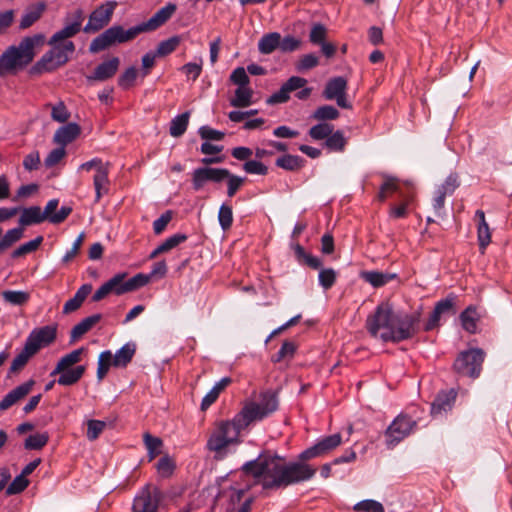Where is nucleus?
Returning a JSON list of instances; mask_svg holds the SVG:
<instances>
[{"instance_id": "obj_1", "label": "nucleus", "mask_w": 512, "mask_h": 512, "mask_svg": "<svg viewBox=\"0 0 512 512\" xmlns=\"http://www.w3.org/2000/svg\"><path fill=\"white\" fill-rule=\"evenodd\" d=\"M246 477H252L255 484L264 489H279L311 479L316 469L302 462L285 464L284 458L271 452L261 453L255 460L242 466Z\"/></svg>"}, {"instance_id": "obj_2", "label": "nucleus", "mask_w": 512, "mask_h": 512, "mask_svg": "<svg viewBox=\"0 0 512 512\" xmlns=\"http://www.w3.org/2000/svg\"><path fill=\"white\" fill-rule=\"evenodd\" d=\"M44 44V34L38 33L24 37L18 45L9 46L0 56V77L24 70Z\"/></svg>"}, {"instance_id": "obj_3", "label": "nucleus", "mask_w": 512, "mask_h": 512, "mask_svg": "<svg viewBox=\"0 0 512 512\" xmlns=\"http://www.w3.org/2000/svg\"><path fill=\"white\" fill-rule=\"evenodd\" d=\"M44 44V34L38 33L24 37L18 45L9 46L0 56V77L24 70Z\"/></svg>"}, {"instance_id": "obj_4", "label": "nucleus", "mask_w": 512, "mask_h": 512, "mask_svg": "<svg viewBox=\"0 0 512 512\" xmlns=\"http://www.w3.org/2000/svg\"><path fill=\"white\" fill-rule=\"evenodd\" d=\"M278 407L277 396L272 391H265L260 394V402L248 401L241 411L233 418L238 428L242 431L252 422L262 420L269 414L276 411Z\"/></svg>"}, {"instance_id": "obj_5", "label": "nucleus", "mask_w": 512, "mask_h": 512, "mask_svg": "<svg viewBox=\"0 0 512 512\" xmlns=\"http://www.w3.org/2000/svg\"><path fill=\"white\" fill-rule=\"evenodd\" d=\"M52 48L30 68V75H41L52 72L69 61V56L75 51V44L72 41L49 44Z\"/></svg>"}, {"instance_id": "obj_6", "label": "nucleus", "mask_w": 512, "mask_h": 512, "mask_svg": "<svg viewBox=\"0 0 512 512\" xmlns=\"http://www.w3.org/2000/svg\"><path fill=\"white\" fill-rule=\"evenodd\" d=\"M143 33L140 25L125 30L121 25H114L94 38L89 46L90 53H98L115 44L129 42Z\"/></svg>"}, {"instance_id": "obj_7", "label": "nucleus", "mask_w": 512, "mask_h": 512, "mask_svg": "<svg viewBox=\"0 0 512 512\" xmlns=\"http://www.w3.org/2000/svg\"><path fill=\"white\" fill-rule=\"evenodd\" d=\"M240 432L234 419L217 422L207 441V448L215 452L218 458H222L228 445L239 442Z\"/></svg>"}, {"instance_id": "obj_8", "label": "nucleus", "mask_w": 512, "mask_h": 512, "mask_svg": "<svg viewBox=\"0 0 512 512\" xmlns=\"http://www.w3.org/2000/svg\"><path fill=\"white\" fill-rule=\"evenodd\" d=\"M394 311L388 303L377 306L375 312L366 320V328L371 336L383 341H391L393 332Z\"/></svg>"}, {"instance_id": "obj_9", "label": "nucleus", "mask_w": 512, "mask_h": 512, "mask_svg": "<svg viewBox=\"0 0 512 512\" xmlns=\"http://www.w3.org/2000/svg\"><path fill=\"white\" fill-rule=\"evenodd\" d=\"M485 359V352L480 348H471L458 354L453 363V370L470 378H478Z\"/></svg>"}, {"instance_id": "obj_10", "label": "nucleus", "mask_w": 512, "mask_h": 512, "mask_svg": "<svg viewBox=\"0 0 512 512\" xmlns=\"http://www.w3.org/2000/svg\"><path fill=\"white\" fill-rule=\"evenodd\" d=\"M109 168L110 164L108 162H103L99 158H94L90 161L82 163L79 166V170L90 171L91 169H95V175L93 177V184L95 188V201L98 202L101 197L109 192Z\"/></svg>"}, {"instance_id": "obj_11", "label": "nucleus", "mask_w": 512, "mask_h": 512, "mask_svg": "<svg viewBox=\"0 0 512 512\" xmlns=\"http://www.w3.org/2000/svg\"><path fill=\"white\" fill-rule=\"evenodd\" d=\"M164 494L155 485H145L136 495L132 505L133 512H158Z\"/></svg>"}, {"instance_id": "obj_12", "label": "nucleus", "mask_w": 512, "mask_h": 512, "mask_svg": "<svg viewBox=\"0 0 512 512\" xmlns=\"http://www.w3.org/2000/svg\"><path fill=\"white\" fill-rule=\"evenodd\" d=\"M127 273H118L109 279L106 283L111 291L116 295L133 292L144 287L150 281V276L138 273L132 278L126 279Z\"/></svg>"}, {"instance_id": "obj_13", "label": "nucleus", "mask_w": 512, "mask_h": 512, "mask_svg": "<svg viewBox=\"0 0 512 512\" xmlns=\"http://www.w3.org/2000/svg\"><path fill=\"white\" fill-rule=\"evenodd\" d=\"M420 320L419 313L396 314L393 318V332L391 341L399 342L411 338L417 332V325Z\"/></svg>"}, {"instance_id": "obj_14", "label": "nucleus", "mask_w": 512, "mask_h": 512, "mask_svg": "<svg viewBox=\"0 0 512 512\" xmlns=\"http://www.w3.org/2000/svg\"><path fill=\"white\" fill-rule=\"evenodd\" d=\"M415 426L416 421L412 420L409 416L404 414L397 416L385 431L387 446L389 448L396 446L411 433Z\"/></svg>"}, {"instance_id": "obj_15", "label": "nucleus", "mask_w": 512, "mask_h": 512, "mask_svg": "<svg viewBox=\"0 0 512 512\" xmlns=\"http://www.w3.org/2000/svg\"><path fill=\"white\" fill-rule=\"evenodd\" d=\"M117 3L107 1L98 6L89 16L88 23L84 26L85 33H96L106 27L112 18Z\"/></svg>"}, {"instance_id": "obj_16", "label": "nucleus", "mask_w": 512, "mask_h": 512, "mask_svg": "<svg viewBox=\"0 0 512 512\" xmlns=\"http://www.w3.org/2000/svg\"><path fill=\"white\" fill-rule=\"evenodd\" d=\"M347 80L338 76L327 81L322 92L326 100H335L337 105L344 109H351L352 105L347 100Z\"/></svg>"}, {"instance_id": "obj_17", "label": "nucleus", "mask_w": 512, "mask_h": 512, "mask_svg": "<svg viewBox=\"0 0 512 512\" xmlns=\"http://www.w3.org/2000/svg\"><path fill=\"white\" fill-rule=\"evenodd\" d=\"M57 328V324L35 328L29 334L25 344L37 354L41 348L47 347L55 342L57 338Z\"/></svg>"}, {"instance_id": "obj_18", "label": "nucleus", "mask_w": 512, "mask_h": 512, "mask_svg": "<svg viewBox=\"0 0 512 512\" xmlns=\"http://www.w3.org/2000/svg\"><path fill=\"white\" fill-rule=\"evenodd\" d=\"M342 442V437L339 433L327 436L317 442L314 446L304 450L300 455L299 459L303 463L304 461L312 458L324 456L337 448Z\"/></svg>"}, {"instance_id": "obj_19", "label": "nucleus", "mask_w": 512, "mask_h": 512, "mask_svg": "<svg viewBox=\"0 0 512 512\" xmlns=\"http://www.w3.org/2000/svg\"><path fill=\"white\" fill-rule=\"evenodd\" d=\"M307 84L305 78L299 76L290 77L281 88L273 93L267 100L268 104L285 103L290 99V93L304 87Z\"/></svg>"}, {"instance_id": "obj_20", "label": "nucleus", "mask_w": 512, "mask_h": 512, "mask_svg": "<svg viewBox=\"0 0 512 512\" xmlns=\"http://www.w3.org/2000/svg\"><path fill=\"white\" fill-rule=\"evenodd\" d=\"M176 5L169 3L159 9L148 21L140 23V27L144 32L154 31L164 23H166L176 11Z\"/></svg>"}, {"instance_id": "obj_21", "label": "nucleus", "mask_w": 512, "mask_h": 512, "mask_svg": "<svg viewBox=\"0 0 512 512\" xmlns=\"http://www.w3.org/2000/svg\"><path fill=\"white\" fill-rule=\"evenodd\" d=\"M120 66V59L112 57L96 66L92 75L87 76L89 82L106 81L114 77Z\"/></svg>"}, {"instance_id": "obj_22", "label": "nucleus", "mask_w": 512, "mask_h": 512, "mask_svg": "<svg viewBox=\"0 0 512 512\" xmlns=\"http://www.w3.org/2000/svg\"><path fill=\"white\" fill-rule=\"evenodd\" d=\"M34 385H35V381L33 379H30L27 382L12 389L0 401V410L1 411L7 410L11 406L16 404L18 401L25 398L32 391V388Z\"/></svg>"}, {"instance_id": "obj_23", "label": "nucleus", "mask_w": 512, "mask_h": 512, "mask_svg": "<svg viewBox=\"0 0 512 512\" xmlns=\"http://www.w3.org/2000/svg\"><path fill=\"white\" fill-rule=\"evenodd\" d=\"M455 298L456 297L454 295H449L445 299L440 300L439 302L436 303V305H435V307L425 325L426 331H430L438 325L442 314L448 313V312H453V313L455 312L454 311Z\"/></svg>"}, {"instance_id": "obj_24", "label": "nucleus", "mask_w": 512, "mask_h": 512, "mask_svg": "<svg viewBox=\"0 0 512 512\" xmlns=\"http://www.w3.org/2000/svg\"><path fill=\"white\" fill-rule=\"evenodd\" d=\"M81 133V127L74 122H70L58 128L54 134L53 142L65 147L73 142Z\"/></svg>"}, {"instance_id": "obj_25", "label": "nucleus", "mask_w": 512, "mask_h": 512, "mask_svg": "<svg viewBox=\"0 0 512 512\" xmlns=\"http://www.w3.org/2000/svg\"><path fill=\"white\" fill-rule=\"evenodd\" d=\"M461 325L465 331L470 334L477 332V323L481 318V314L478 312L477 307L474 305L468 306L459 316Z\"/></svg>"}, {"instance_id": "obj_26", "label": "nucleus", "mask_w": 512, "mask_h": 512, "mask_svg": "<svg viewBox=\"0 0 512 512\" xmlns=\"http://www.w3.org/2000/svg\"><path fill=\"white\" fill-rule=\"evenodd\" d=\"M101 318V314H94L84 318L82 321L76 324L71 330L70 342L73 343L80 339L84 334L91 330L92 327L101 320Z\"/></svg>"}, {"instance_id": "obj_27", "label": "nucleus", "mask_w": 512, "mask_h": 512, "mask_svg": "<svg viewBox=\"0 0 512 512\" xmlns=\"http://www.w3.org/2000/svg\"><path fill=\"white\" fill-rule=\"evenodd\" d=\"M475 215L479 219L478 226H477V236H478L479 247H480L481 253H484L485 248L491 242V232H490L489 225L486 222L484 211L477 210Z\"/></svg>"}, {"instance_id": "obj_28", "label": "nucleus", "mask_w": 512, "mask_h": 512, "mask_svg": "<svg viewBox=\"0 0 512 512\" xmlns=\"http://www.w3.org/2000/svg\"><path fill=\"white\" fill-rule=\"evenodd\" d=\"M92 291V285L84 284L76 292L73 298L69 299L63 306V313L69 314L78 310L84 300Z\"/></svg>"}, {"instance_id": "obj_29", "label": "nucleus", "mask_w": 512, "mask_h": 512, "mask_svg": "<svg viewBox=\"0 0 512 512\" xmlns=\"http://www.w3.org/2000/svg\"><path fill=\"white\" fill-rule=\"evenodd\" d=\"M45 9V3H38L36 5L28 7L21 17L19 28L24 30L31 27L36 21H38L41 18Z\"/></svg>"}, {"instance_id": "obj_30", "label": "nucleus", "mask_w": 512, "mask_h": 512, "mask_svg": "<svg viewBox=\"0 0 512 512\" xmlns=\"http://www.w3.org/2000/svg\"><path fill=\"white\" fill-rule=\"evenodd\" d=\"M456 398V392L451 389L449 392H442L438 394L431 406V413L433 415L439 414L442 411L451 409L453 402Z\"/></svg>"}, {"instance_id": "obj_31", "label": "nucleus", "mask_w": 512, "mask_h": 512, "mask_svg": "<svg viewBox=\"0 0 512 512\" xmlns=\"http://www.w3.org/2000/svg\"><path fill=\"white\" fill-rule=\"evenodd\" d=\"M136 352V345L134 343L125 344L116 354L112 355V366L126 367L132 360Z\"/></svg>"}, {"instance_id": "obj_32", "label": "nucleus", "mask_w": 512, "mask_h": 512, "mask_svg": "<svg viewBox=\"0 0 512 512\" xmlns=\"http://www.w3.org/2000/svg\"><path fill=\"white\" fill-rule=\"evenodd\" d=\"M304 164L305 160L302 157L291 154H284L275 161L277 167L290 172L299 171Z\"/></svg>"}, {"instance_id": "obj_33", "label": "nucleus", "mask_w": 512, "mask_h": 512, "mask_svg": "<svg viewBox=\"0 0 512 512\" xmlns=\"http://www.w3.org/2000/svg\"><path fill=\"white\" fill-rule=\"evenodd\" d=\"M43 221L45 220L42 215V210L39 206L24 208L19 218V224L23 228L25 226L42 223Z\"/></svg>"}, {"instance_id": "obj_34", "label": "nucleus", "mask_w": 512, "mask_h": 512, "mask_svg": "<svg viewBox=\"0 0 512 512\" xmlns=\"http://www.w3.org/2000/svg\"><path fill=\"white\" fill-rule=\"evenodd\" d=\"M83 351L84 348H79L63 356L58 361L55 369L51 372V376H55L64 370L72 369L71 367L81 360Z\"/></svg>"}, {"instance_id": "obj_35", "label": "nucleus", "mask_w": 512, "mask_h": 512, "mask_svg": "<svg viewBox=\"0 0 512 512\" xmlns=\"http://www.w3.org/2000/svg\"><path fill=\"white\" fill-rule=\"evenodd\" d=\"M85 366L79 365L72 369H67L59 373L57 383L63 386L76 384L85 373Z\"/></svg>"}, {"instance_id": "obj_36", "label": "nucleus", "mask_w": 512, "mask_h": 512, "mask_svg": "<svg viewBox=\"0 0 512 512\" xmlns=\"http://www.w3.org/2000/svg\"><path fill=\"white\" fill-rule=\"evenodd\" d=\"M360 276L363 280L370 283L373 287H381L393 280L396 274L382 273L378 271H362Z\"/></svg>"}, {"instance_id": "obj_37", "label": "nucleus", "mask_w": 512, "mask_h": 512, "mask_svg": "<svg viewBox=\"0 0 512 512\" xmlns=\"http://www.w3.org/2000/svg\"><path fill=\"white\" fill-rule=\"evenodd\" d=\"M253 90L250 87H238L235 95L230 99V105L235 108H245L253 103Z\"/></svg>"}, {"instance_id": "obj_38", "label": "nucleus", "mask_w": 512, "mask_h": 512, "mask_svg": "<svg viewBox=\"0 0 512 512\" xmlns=\"http://www.w3.org/2000/svg\"><path fill=\"white\" fill-rule=\"evenodd\" d=\"M231 378L224 377L205 395L201 403V409L206 410L219 397V394L231 383Z\"/></svg>"}, {"instance_id": "obj_39", "label": "nucleus", "mask_w": 512, "mask_h": 512, "mask_svg": "<svg viewBox=\"0 0 512 512\" xmlns=\"http://www.w3.org/2000/svg\"><path fill=\"white\" fill-rule=\"evenodd\" d=\"M280 34L278 32H271L265 34L258 43V49L261 54H271L274 50L279 48Z\"/></svg>"}, {"instance_id": "obj_40", "label": "nucleus", "mask_w": 512, "mask_h": 512, "mask_svg": "<svg viewBox=\"0 0 512 512\" xmlns=\"http://www.w3.org/2000/svg\"><path fill=\"white\" fill-rule=\"evenodd\" d=\"M187 240V235L185 234H175L169 238H167L162 244H160L149 256L150 259L156 258L158 255L168 252L171 249L178 246L180 243Z\"/></svg>"}, {"instance_id": "obj_41", "label": "nucleus", "mask_w": 512, "mask_h": 512, "mask_svg": "<svg viewBox=\"0 0 512 512\" xmlns=\"http://www.w3.org/2000/svg\"><path fill=\"white\" fill-rule=\"evenodd\" d=\"M80 31L81 28L78 27V23H69L61 30L53 34V36L49 39L48 44L63 43L69 41V38L75 36Z\"/></svg>"}, {"instance_id": "obj_42", "label": "nucleus", "mask_w": 512, "mask_h": 512, "mask_svg": "<svg viewBox=\"0 0 512 512\" xmlns=\"http://www.w3.org/2000/svg\"><path fill=\"white\" fill-rule=\"evenodd\" d=\"M189 117L190 113L184 112L172 119L169 128V132L172 137L177 138L185 133L189 123Z\"/></svg>"}, {"instance_id": "obj_43", "label": "nucleus", "mask_w": 512, "mask_h": 512, "mask_svg": "<svg viewBox=\"0 0 512 512\" xmlns=\"http://www.w3.org/2000/svg\"><path fill=\"white\" fill-rule=\"evenodd\" d=\"M23 233L24 228L21 226L8 230L0 239V254L18 242L23 237Z\"/></svg>"}, {"instance_id": "obj_44", "label": "nucleus", "mask_w": 512, "mask_h": 512, "mask_svg": "<svg viewBox=\"0 0 512 512\" xmlns=\"http://www.w3.org/2000/svg\"><path fill=\"white\" fill-rule=\"evenodd\" d=\"M35 354L36 353L25 344L22 351L13 359L9 370L10 373H17L23 369L29 359Z\"/></svg>"}, {"instance_id": "obj_45", "label": "nucleus", "mask_w": 512, "mask_h": 512, "mask_svg": "<svg viewBox=\"0 0 512 512\" xmlns=\"http://www.w3.org/2000/svg\"><path fill=\"white\" fill-rule=\"evenodd\" d=\"M339 111L331 105H323L318 107L311 118L318 121L335 120L339 117Z\"/></svg>"}, {"instance_id": "obj_46", "label": "nucleus", "mask_w": 512, "mask_h": 512, "mask_svg": "<svg viewBox=\"0 0 512 512\" xmlns=\"http://www.w3.org/2000/svg\"><path fill=\"white\" fill-rule=\"evenodd\" d=\"M143 440L148 450L150 460L154 459L157 455L161 453V447L163 445V442L160 438L152 436L150 433L146 432L143 435Z\"/></svg>"}, {"instance_id": "obj_47", "label": "nucleus", "mask_w": 512, "mask_h": 512, "mask_svg": "<svg viewBox=\"0 0 512 512\" xmlns=\"http://www.w3.org/2000/svg\"><path fill=\"white\" fill-rule=\"evenodd\" d=\"M42 242H43V237L37 236L35 239L20 245L17 249H15L12 252L11 256H12V258H20L29 253H32L39 248V246L41 245Z\"/></svg>"}, {"instance_id": "obj_48", "label": "nucleus", "mask_w": 512, "mask_h": 512, "mask_svg": "<svg viewBox=\"0 0 512 512\" xmlns=\"http://www.w3.org/2000/svg\"><path fill=\"white\" fill-rule=\"evenodd\" d=\"M346 139L343 135V132L337 130L336 132H332L325 141V146L332 151L341 152L344 150L346 146Z\"/></svg>"}, {"instance_id": "obj_49", "label": "nucleus", "mask_w": 512, "mask_h": 512, "mask_svg": "<svg viewBox=\"0 0 512 512\" xmlns=\"http://www.w3.org/2000/svg\"><path fill=\"white\" fill-rule=\"evenodd\" d=\"M46 107H51V118L54 121L65 123L69 120L70 113L63 101L58 102L56 105L46 104Z\"/></svg>"}, {"instance_id": "obj_50", "label": "nucleus", "mask_w": 512, "mask_h": 512, "mask_svg": "<svg viewBox=\"0 0 512 512\" xmlns=\"http://www.w3.org/2000/svg\"><path fill=\"white\" fill-rule=\"evenodd\" d=\"M333 132V125L329 123H319L317 125L312 126L309 129V136L314 140H323L327 139V137Z\"/></svg>"}, {"instance_id": "obj_51", "label": "nucleus", "mask_w": 512, "mask_h": 512, "mask_svg": "<svg viewBox=\"0 0 512 512\" xmlns=\"http://www.w3.org/2000/svg\"><path fill=\"white\" fill-rule=\"evenodd\" d=\"M112 353L110 351H104L99 355L97 378L101 381L108 373L110 366H112Z\"/></svg>"}, {"instance_id": "obj_52", "label": "nucleus", "mask_w": 512, "mask_h": 512, "mask_svg": "<svg viewBox=\"0 0 512 512\" xmlns=\"http://www.w3.org/2000/svg\"><path fill=\"white\" fill-rule=\"evenodd\" d=\"M48 440L49 436L47 433L30 435L26 438L24 447L28 450H39L47 444Z\"/></svg>"}, {"instance_id": "obj_53", "label": "nucleus", "mask_w": 512, "mask_h": 512, "mask_svg": "<svg viewBox=\"0 0 512 512\" xmlns=\"http://www.w3.org/2000/svg\"><path fill=\"white\" fill-rule=\"evenodd\" d=\"M180 42L181 38L179 36H173L167 40L161 41L157 46L156 54L158 56H166L175 51Z\"/></svg>"}, {"instance_id": "obj_54", "label": "nucleus", "mask_w": 512, "mask_h": 512, "mask_svg": "<svg viewBox=\"0 0 512 512\" xmlns=\"http://www.w3.org/2000/svg\"><path fill=\"white\" fill-rule=\"evenodd\" d=\"M3 299L13 305H23L29 300V294L24 291L6 290L2 292Z\"/></svg>"}, {"instance_id": "obj_55", "label": "nucleus", "mask_w": 512, "mask_h": 512, "mask_svg": "<svg viewBox=\"0 0 512 512\" xmlns=\"http://www.w3.org/2000/svg\"><path fill=\"white\" fill-rule=\"evenodd\" d=\"M399 190V186L397 183V179L393 177H386L384 183L380 187V191L378 193V200L384 201L389 194L397 192Z\"/></svg>"}, {"instance_id": "obj_56", "label": "nucleus", "mask_w": 512, "mask_h": 512, "mask_svg": "<svg viewBox=\"0 0 512 512\" xmlns=\"http://www.w3.org/2000/svg\"><path fill=\"white\" fill-rule=\"evenodd\" d=\"M137 74L138 72L135 67L127 68L118 78V85L123 89H129L134 85Z\"/></svg>"}, {"instance_id": "obj_57", "label": "nucleus", "mask_w": 512, "mask_h": 512, "mask_svg": "<svg viewBox=\"0 0 512 512\" xmlns=\"http://www.w3.org/2000/svg\"><path fill=\"white\" fill-rule=\"evenodd\" d=\"M29 485V480L25 478L22 474L16 476L14 480L10 483V485L6 489L7 495L19 494L24 491Z\"/></svg>"}, {"instance_id": "obj_58", "label": "nucleus", "mask_w": 512, "mask_h": 512, "mask_svg": "<svg viewBox=\"0 0 512 512\" xmlns=\"http://www.w3.org/2000/svg\"><path fill=\"white\" fill-rule=\"evenodd\" d=\"M106 427V423L100 420L87 421V438L90 441L96 440Z\"/></svg>"}, {"instance_id": "obj_59", "label": "nucleus", "mask_w": 512, "mask_h": 512, "mask_svg": "<svg viewBox=\"0 0 512 512\" xmlns=\"http://www.w3.org/2000/svg\"><path fill=\"white\" fill-rule=\"evenodd\" d=\"M353 509L360 512H384V507L375 500H363L354 505Z\"/></svg>"}, {"instance_id": "obj_60", "label": "nucleus", "mask_w": 512, "mask_h": 512, "mask_svg": "<svg viewBox=\"0 0 512 512\" xmlns=\"http://www.w3.org/2000/svg\"><path fill=\"white\" fill-rule=\"evenodd\" d=\"M319 64V59L314 54L303 55L296 63L299 72L310 70Z\"/></svg>"}, {"instance_id": "obj_61", "label": "nucleus", "mask_w": 512, "mask_h": 512, "mask_svg": "<svg viewBox=\"0 0 512 512\" xmlns=\"http://www.w3.org/2000/svg\"><path fill=\"white\" fill-rule=\"evenodd\" d=\"M296 351V345L293 342L285 341L278 353L273 356L272 361L273 362H280L283 359L289 357L292 358Z\"/></svg>"}, {"instance_id": "obj_62", "label": "nucleus", "mask_w": 512, "mask_h": 512, "mask_svg": "<svg viewBox=\"0 0 512 512\" xmlns=\"http://www.w3.org/2000/svg\"><path fill=\"white\" fill-rule=\"evenodd\" d=\"M230 81L238 87H249L250 79L243 67L236 68L230 75Z\"/></svg>"}, {"instance_id": "obj_63", "label": "nucleus", "mask_w": 512, "mask_h": 512, "mask_svg": "<svg viewBox=\"0 0 512 512\" xmlns=\"http://www.w3.org/2000/svg\"><path fill=\"white\" fill-rule=\"evenodd\" d=\"M243 169L249 174L266 175L268 167L260 161L248 160L244 163Z\"/></svg>"}, {"instance_id": "obj_64", "label": "nucleus", "mask_w": 512, "mask_h": 512, "mask_svg": "<svg viewBox=\"0 0 512 512\" xmlns=\"http://www.w3.org/2000/svg\"><path fill=\"white\" fill-rule=\"evenodd\" d=\"M459 177L457 174H450L444 183L439 186L437 189L445 193L446 195H451L454 191L459 187Z\"/></svg>"}]
</instances>
